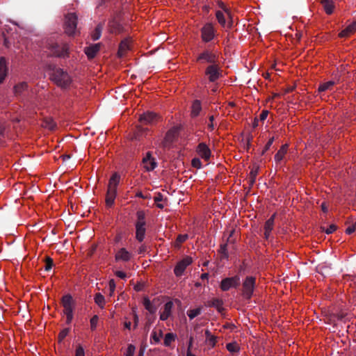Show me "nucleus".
<instances>
[{
    "mask_svg": "<svg viewBox=\"0 0 356 356\" xmlns=\"http://www.w3.org/2000/svg\"><path fill=\"white\" fill-rule=\"evenodd\" d=\"M120 175L118 172H115L108 181L106 195V205L108 207H111L114 204L117 195V187L120 183Z\"/></svg>",
    "mask_w": 356,
    "mask_h": 356,
    "instance_id": "nucleus-1",
    "label": "nucleus"
},
{
    "mask_svg": "<svg viewBox=\"0 0 356 356\" xmlns=\"http://www.w3.org/2000/svg\"><path fill=\"white\" fill-rule=\"evenodd\" d=\"M51 81L61 88L70 87L72 82L71 76L61 68H55L50 74Z\"/></svg>",
    "mask_w": 356,
    "mask_h": 356,
    "instance_id": "nucleus-2",
    "label": "nucleus"
},
{
    "mask_svg": "<svg viewBox=\"0 0 356 356\" xmlns=\"http://www.w3.org/2000/svg\"><path fill=\"white\" fill-rule=\"evenodd\" d=\"M216 17L219 24L226 31L232 28L234 20L232 13L225 6L222 7V10L216 12Z\"/></svg>",
    "mask_w": 356,
    "mask_h": 356,
    "instance_id": "nucleus-3",
    "label": "nucleus"
},
{
    "mask_svg": "<svg viewBox=\"0 0 356 356\" xmlns=\"http://www.w3.org/2000/svg\"><path fill=\"white\" fill-rule=\"evenodd\" d=\"M77 19V16L75 13H68L65 15L63 29L67 35L74 36L79 32L76 28Z\"/></svg>",
    "mask_w": 356,
    "mask_h": 356,
    "instance_id": "nucleus-4",
    "label": "nucleus"
},
{
    "mask_svg": "<svg viewBox=\"0 0 356 356\" xmlns=\"http://www.w3.org/2000/svg\"><path fill=\"white\" fill-rule=\"evenodd\" d=\"M49 49L52 56L58 58H68L70 55V47L67 43H53L49 45Z\"/></svg>",
    "mask_w": 356,
    "mask_h": 356,
    "instance_id": "nucleus-5",
    "label": "nucleus"
},
{
    "mask_svg": "<svg viewBox=\"0 0 356 356\" xmlns=\"http://www.w3.org/2000/svg\"><path fill=\"white\" fill-rule=\"evenodd\" d=\"M256 284V278L252 276H248L245 277V280L243 282V296L247 299L250 300L254 293V287Z\"/></svg>",
    "mask_w": 356,
    "mask_h": 356,
    "instance_id": "nucleus-6",
    "label": "nucleus"
},
{
    "mask_svg": "<svg viewBox=\"0 0 356 356\" xmlns=\"http://www.w3.org/2000/svg\"><path fill=\"white\" fill-rule=\"evenodd\" d=\"M216 30L212 23H206L201 29V38L203 42L211 41L216 35Z\"/></svg>",
    "mask_w": 356,
    "mask_h": 356,
    "instance_id": "nucleus-7",
    "label": "nucleus"
},
{
    "mask_svg": "<svg viewBox=\"0 0 356 356\" xmlns=\"http://www.w3.org/2000/svg\"><path fill=\"white\" fill-rule=\"evenodd\" d=\"M239 284L240 277L238 275H234L222 279L220 282V288L222 291H227L231 288H237Z\"/></svg>",
    "mask_w": 356,
    "mask_h": 356,
    "instance_id": "nucleus-8",
    "label": "nucleus"
},
{
    "mask_svg": "<svg viewBox=\"0 0 356 356\" xmlns=\"http://www.w3.org/2000/svg\"><path fill=\"white\" fill-rule=\"evenodd\" d=\"M193 259L191 257L186 256L181 260L177 262L175 268L174 273L177 277H180L183 275L186 268L192 264Z\"/></svg>",
    "mask_w": 356,
    "mask_h": 356,
    "instance_id": "nucleus-9",
    "label": "nucleus"
},
{
    "mask_svg": "<svg viewBox=\"0 0 356 356\" xmlns=\"http://www.w3.org/2000/svg\"><path fill=\"white\" fill-rule=\"evenodd\" d=\"M159 115L152 111L143 113L139 117V121L142 125L153 124L158 121Z\"/></svg>",
    "mask_w": 356,
    "mask_h": 356,
    "instance_id": "nucleus-10",
    "label": "nucleus"
},
{
    "mask_svg": "<svg viewBox=\"0 0 356 356\" xmlns=\"http://www.w3.org/2000/svg\"><path fill=\"white\" fill-rule=\"evenodd\" d=\"M218 56L216 53L206 50L200 54L197 58V61H204L209 63H216L218 61Z\"/></svg>",
    "mask_w": 356,
    "mask_h": 356,
    "instance_id": "nucleus-11",
    "label": "nucleus"
},
{
    "mask_svg": "<svg viewBox=\"0 0 356 356\" xmlns=\"http://www.w3.org/2000/svg\"><path fill=\"white\" fill-rule=\"evenodd\" d=\"M205 74L210 81H215L220 76V68L217 65H211L207 67Z\"/></svg>",
    "mask_w": 356,
    "mask_h": 356,
    "instance_id": "nucleus-12",
    "label": "nucleus"
},
{
    "mask_svg": "<svg viewBox=\"0 0 356 356\" xmlns=\"http://www.w3.org/2000/svg\"><path fill=\"white\" fill-rule=\"evenodd\" d=\"M134 257V254L126 248H120L115 255V261L128 262Z\"/></svg>",
    "mask_w": 356,
    "mask_h": 356,
    "instance_id": "nucleus-13",
    "label": "nucleus"
},
{
    "mask_svg": "<svg viewBox=\"0 0 356 356\" xmlns=\"http://www.w3.org/2000/svg\"><path fill=\"white\" fill-rule=\"evenodd\" d=\"M62 305L64 307L63 312L66 315L73 313L74 300L71 295L67 294L62 298Z\"/></svg>",
    "mask_w": 356,
    "mask_h": 356,
    "instance_id": "nucleus-14",
    "label": "nucleus"
},
{
    "mask_svg": "<svg viewBox=\"0 0 356 356\" xmlns=\"http://www.w3.org/2000/svg\"><path fill=\"white\" fill-rule=\"evenodd\" d=\"M143 163L147 171L153 170L157 165L154 158L152 156V154L149 152H147L146 156L143 159Z\"/></svg>",
    "mask_w": 356,
    "mask_h": 356,
    "instance_id": "nucleus-15",
    "label": "nucleus"
},
{
    "mask_svg": "<svg viewBox=\"0 0 356 356\" xmlns=\"http://www.w3.org/2000/svg\"><path fill=\"white\" fill-rule=\"evenodd\" d=\"M197 152L202 159L206 161H208L211 156V150L204 143H201L197 145Z\"/></svg>",
    "mask_w": 356,
    "mask_h": 356,
    "instance_id": "nucleus-16",
    "label": "nucleus"
},
{
    "mask_svg": "<svg viewBox=\"0 0 356 356\" xmlns=\"http://www.w3.org/2000/svg\"><path fill=\"white\" fill-rule=\"evenodd\" d=\"M100 49V44H95L85 48V54L89 59L95 57L96 54Z\"/></svg>",
    "mask_w": 356,
    "mask_h": 356,
    "instance_id": "nucleus-17",
    "label": "nucleus"
},
{
    "mask_svg": "<svg viewBox=\"0 0 356 356\" xmlns=\"http://www.w3.org/2000/svg\"><path fill=\"white\" fill-rule=\"evenodd\" d=\"M222 300L219 298H213L207 302V306L209 307H214L217 309V311L219 313L222 314V312L225 310L224 307H222Z\"/></svg>",
    "mask_w": 356,
    "mask_h": 356,
    "instance_id": "nucleus-18",
    "label": "nucleus"
},
{
    "mask_svg": "<svg viewBox=\"0 0 356 356\" xmlns=\"http://www.w3.org/2000/svg\"><path fill=\"white\" fill-rule=\"evenodd\" d=\"M356 31V22L349 24L345 29L339 33L340 38H348Z\"/></svg>",
    "mask_w": 356,
    "mask_h": 356,
    "instance_id": "nucleus-19",
    "label": "nucleus"
},
{
    "mask_svg": "<svg viewBox=\"0 0 356 356\" xmlns=\"http://www.w3.org/2000/svg\"><path fill=\"white\" fill-rule=\"evenodd\" d=\"M177 136V130L175 129H170L165 134L162 145L163 147H167L171 144Z\"/></svg>",
    "mask_w": 356,
    "mask_h": 356,
    "instance_id": "nucleus-20",
    "label": "nucleus"
},
{
    "mask_svg": "<svg viewBox=\"0 0 356 356\" xmlns=\"http://www.w3.org/2000/svg\"><path fill=\"white\" fill-rule=\"evenodd\" d=\"M131 40L125 39L122 40L119 46L118 54L119 57L124 56L130 49Z\"/></svg>",
    "mask_w": 356,
    "mask_h": 356,
    "instance_id": "nucleus-21",
    "label": "nucleus"
},
{
    "mask_svg": "<svg viewBox=\"0 0 356 356\" xmlns=\"http://www.w3.org/2000/svg\"><path fill=\"white\" fill-rule=\"evenodd\" d=\"M173 307V302L172 301L167 302L164 305L163 312L160 315V319L161 321H166L171 315L172 309Z\"/></svg>",
    "mask_w": 356,
    "mask_h": 356,
    "instance_id": "nucleus-22",
    "label": "nucleus"
},
{
    "mask_svg": "<svg viewBox=\"0 0 356 356\" xmlns=\"http://www.w3.org/2000/svg\"><path fill=\"white\" fill-rule=\"evenodd\" d=\"M288 147H289L288 144H284L281 146V147L280 148V149L277 151V152L275 154V155L274 156V159L276 163H280L284 159V158L287 152Z\"/></svg>",
    "mask_w": 356,
    "mask_h": 356,
    "instance_id": "nucleus-23",
    "label": "nucleus"
},
{
    "mask_svg": "<svg viewBox=\"0 0 356 356\" xmlns=\"http://www.w3.org/2000/svg\"><path fill=\"white\" fill-rule=\"evenodd\" d=\"M201 111L202 105L200 101L198 99L194 100L191 106V116L193 118L197 117Z\"/></svg>",
    "mask_w": 356,
    "mask_h": 356,
    "instance_id": "nucleus-24",
    "label": "nucleus"
},
{
    "mask_svg": "<svg viewBox=\"0 0 356 356\" xmlns=\"http://www.w3.org/2000/svg\"><path fill=\"white\" fill-rule=\"evenodd\" d=\"M145 226L136 225V238L138 241L142 242L145 238Z\"/></svg>",
    "mask_w": 356,
    "mask_h": 356,
    "instance_id": "nucleus-25",
    "label": "nucleus"
},
{
    "mask_svg": "<svg viewBox=\"0 0 356 356\" xmlns=\"http://www.w3.org/2000/svg\"><path fill=\"white\" fill-rule=\"evenodd\" d=\"M321 3L327 14L330 15L333 13L334 5L332 0H321Z\"/></svg>",
    "mask_w": 356,
    "mask_h": 356,
    "instance_id": "nucleus-26",
    "label": "nucleus"
},
{
    "mask_svg": "<svg viewBox=\"0 0 356 356\" xmlns=\"http://www.w3.org/2000/svg\"><path fill=\"white\" fill-rule=\"evenodd\" d=\"M7 73L6 59L3 57L0 58V83L3 81Z\"/></svg>",
    "mask_w": 356,
    "mask_h": 356,
    "instance_id": "nucleus-27",
    "label": "nucleus"
},
{
    "mask_svg": "<svg viewBox=\"0 0 356 356\" xmlns=\"http://www.w3.org/2000/svg\"><path fill=\"white\" fill-rule=\"evenodd\" d=\"M42 127H44L46 129H48L49 130H54V129L56 127V122L54 121V120L51 118H46L44 119L42 122Z\"/></svg>",
    "mask_w": 356,
    "mask_h": 356,
    "instance_id": "nucleus-28",
    "label": "nucleus"
},
{
    "mask_svg": "<svg viewBox=\"0 0 356 356\" xmlns=\"http://www.w3.org/2000/svg\"><path fill=\"white\" fill-rule=\"evenodd\" d=\"M143 305L145 309L152 314H154L156 312V308L150 302L149 299L147 297L144 298Z\"/></svg>",
    "mask_w": 356,
    "mask_h": 356,
    "instance_id": "nucleus-29",
    "label": "nucleus"
},
{
    "mask_svg": "<svg viewBox=\"0 0 356 356\" xmlns=\"http://www.w3.org/2000/svg\"><path fill=\"white\" fill-rule=\"evenodd\" d=\"M137 221L135 225H142L145 226V213L143 211H138L136 213Z\"/></svg>",
    "mask_w": 356,
    "mask_h": 356,
    "instance_id": "nucleus-30",
    "label": "nucleus"
},
{
    "mask_svg": "<svg viewBox=\"0 0 356 356\" xmlns=\"http://www.w3.org/2000/svg\"><path fill=\"white\" fill-rule=\"evenodd\" d=\"M176 337H177L176 334H175L174 333H172V332L167 333L164 338V341H163L164 346L166 347L170 346L171 343L173 341H175Z\"/></svg>",
    "mask_w": 356,
    "mask_h": 356,
    "instance_id": "nucleus-31",
    "label": "nucleus"
},
{
    "mask_svg": "<svg viewBox=\"0 0 356 356\" xmlns=\"http://www.w3.org/2000/svg\"><path fill=\"white\" fill-rule=\"evenodd\" d=\"M95 302L102 309L104 307L105 305V298L104 296L100 293H97L95 296Z\"/></svg>",
    "mask_w": 356,
    "mask_h": 356,
    "instance_id": "nucleus-32",
    "label": "nucleus"
},
{
    "mask_svg": "<svg viewBox=\"0 0 356 356\" xmlns=\"http://www.w3.org/2000/svg\"><path fill=\"white\" fill-rule=\"evenodd\" d=\"M219 252L221 254L222 259H228L229 254H228V251H227V243H223V244L220 245Z\"/></svg>",
    "mask_w": 356,
    "mask_h": 356,
    "instance_id": "nucleus-33",
    "label": "nucleus"
},
{
    "mask_svg": "<svg viewBox=\"0 0 356 356\" xmlns=\"http://www.w3.org/2000/svg\"><path fill=\"white\" fill-rule=\"evenodd\" d=\"M275 214H273L269 219L266 220L264 225V229L267 232H271L273 229Z\"/></svg>",
    "mask_w": 356,
    "mask_h": 356,
    "instance_id": "nucleus-34",
    "label": "nucleus"
},
{
    "mask_svg": "<svg viewBox=\"0 0 356 356\" xmlns=\"http://www.w3.org/2000/svg\"><path fill=\"white\" fill-rule=\"evenodd\" d=\"M201 312H202V308L198 307V308L193 309H189L187 312V314H188V316L189 317V318L191 320H192L194 318H195L196 316H197L198 315H200L201 314Z\"/></svg>",
    "mask_w": 356,
    "mask_h": 356,
    "instance_id": "nucleus-35",
    "label": "nucleus"
},
{
    "mask_svg": "<svg viewBox=\"0 0 356 356\" xmlns=\"http://www.w3.org/2000/svg\"><path fill=\"white\" fill-rule=\"evenodd\" d=\"M227 350L232 353H235L239 351L240 348L236 342L229 343L226 345Z\"/></svg>",
    "mask_w": 356,
    "mask_h": 356,
    "instance_id": "nucleus-36",
    "label": "nucleus"
},
{
    "mask_svg": "<svg viewBox=\"0 0 356 356\" xmlns=\"http://www.w3.org/2000/svg\"><path fill=\"white\" fill-rule=\"evenodd\" d=\"M163 337L162 330L159 331V334H157L156 332L153 331L152 333V339L154 340V343H159L160 342V339Z\"/></svg>",
    "mask_w": 356,
    "mask_h": 356,
    "instance_id": "nucleus-37",
    "label": "nucleus"
},
{
    "mask_svg": "<svg viewBox=\"0 0 356 356\" xmlns=\"http://www.w3.org/2000/svg\"><path fill=\"white\" fill-rule=\"evenodd\" d=\"M70 331V329L68 327L64 328L63 330H62L58 336V341L61 342L66 337V336L69 334Z\"/></svg>",
    "mask_w": 356,
    "mask_h": 356,
    "instance_id": "nucleus-38",
    "label": "nucleus"
},
{
    "mask_svg": "<svg viewBox=\"0 0 356 356\" xmlns=\"http://www.w3.org/2000/svg\"><path fill=\"white\" fill-rule=\"evenodd\" d=\"M98 321H99V316L97 315H94L90 318V329L92 330H96L97 325V323H98Z\"/></svg>",
    "mask_w": 356,
    "mask_h": 356,
    "instance_id": "nucleus-39",
    "label": "nucleus"
},
{
    "mask_svg": "<svg viewBox=\"0 0 356 356\" xmlns=\"http://www.w3.org/2000/svg\"><path fill=\"white\" fill-rule=\"evenodd\" d=\"M54 266V261L53 259L49 257H47L45 258V266H44V270L46 271H49L52 266Z\"/></svg>",
    "mask_w": 356,
    "mask_h": 356,
    "instance_id": "nucleus-40",
    "label": "nucleus"
},
{
    "mask_svg": "<svg viewBox=\"0 0 356 356\" xmlns=\"http://www.w3.org/2000/svg\"><path fill=\"white\" fill-rule=\"evenodd\" d=\"M274 140H275V138L273 136L271 137L268 140V141L267 142V143L266 144V145L264 146L263 150L261 152V155H264L270 149V147H271V145H273V143L274 142Z\"/></svg>",
    "mask_w": 356,
    "mask_h": 356,
    "instance_id": "nucleus-41",
    "label": "nucleus"
},
{
    "mask_svg": "<svg viewBox=\"0 0 356 356\" xmlns=\"http://www.w3.org/2000/svg\"><path fill=\"white\" fill-rule=\"evenodd\" d=\"M188 238V234H179L177 236L176 243L177 245H179L182 243L185 242Z\"/></svg>",
    "mask_w": 356,
    "mask_h": 356,
    "instance_id": "nucleus-42",
    "label": "nucleus"
},
{
    "mask_svg": "<svg viewBox=\"0 0 356 356\" xmlns=\"http://www.w3.org/2000/svg\"><path fill=\"white\" fill-rule=\"evenodd\" d=\"M192 166L197 169H200L202 168V162L198 158H194L191 161Z\"/></svg>",
    "mask_w": 356,
    "mask_h": 356,
    "instance_id": "nucleus-43",
    "label": "nucleus"
},
{
    "mask_svg": "<svg viewBox=\"0 0 356 356\" xmlns=\"http://www.w3.org/2000/svg\"><path fill=\"white\" fill-rule=\"evenodd\" d=\"M334 81H330L319 86L318 89H328L334 86Z\"/></svg>",
    "mask_w": 356,
    "mask_h": 356,
    "instance_id": "nucleus-44",
    "label": "nucleus"
},
{
    "mask_svg": "<svg viewBox=\"0 0 356 356\" xmlns=\"http://www.w3.org/2000/svg\"><path fill=\"white\" fill-rule=\"evenodd\" d=\"M115 282L114 281V280H111L108 282V287H109V291H110V293H109V296H112L115 290Z\"/></svg>",
    "mask_w": 356,
    "mask_h": 356,
    "instance_id": "nucleus-45",
    "label": "nucleus"
},
{
    "mask_svg": "<svg viewBox=\"0 0 356 356\" xmlns=\"http://www.w3.org/2000/svg\"><path fill=\"white\" fill-rule=\"evenodd\" d=\"M135 346L133 344H129L127 347L126 356H134L135 352Z\"/></svg>",
    "mask_w": 356,
    "mask_h": 356,
    "instance_id": "nucleus-46",
    "label": "nucleus"
},
{
    "mask_svg": "<svg viewBox=\"0 0 356 356\" xmlns=\"http://www.w3.org/2000/svg\"><path fill=\"white\" fill-rule=\"evenodd\" d=\"M75 356H85L84 349L81 345L77 346Z\"/></svg>",
    "mask_w": 356,
    "mask_h": 356,
    "instance_id": "nucleus-47",
    "label": "nucleus"
},
{
    "mask_svg": "<svg viewBox=\"0 0 356 356\" xmlns=\"http://www.w3.org/2000/svg\"><path fill=\"white\" fill-rule=\"evenodd\" d=\"M259 165H254L252 169L251 170L250 172V177H257L258 173H259Z\"/></svg>",
    "mask_w": 356,
    "mask_h": 356,
    "instance_id": "nucleus-48",
    "label": "nucleus"
},
{
    "mask_svg": "<svg viewBox=\"0 0 356 356\" xmlns=\"http://www.w3.org/2000/svg\"><path fill=\"white\" fill-rule=\"evenodd\" d=\"M323 229L326 234H330L333 233L337 229V226L335 225L332 224V225H330V227L328 228H327L326 229H325L324 228H323Z\"/></svg>",
    "mask_w": 356,
    "mask_h": 356,
    "instance_id": "nucleus-49",
    "label": "nucleus"
},
{
    "mask_svg": "<svg viewBox=\"0 0 356 356\" xmlns=\"http://www.w3.org/2000/svg\"><path fill=\"white\" fill-rule=\"evenodd\" d=\"M268 113H269L268 111L263 110L259 115V120L264 121L267 118Z\"/></svg>",
    "mask_w": 356,
    "mask_h": 356,
    "instance_id": "nucleus-50",
    "label": "nucleus"
},
{
    "mask_svg": "<svg viewBox=\"0 0 356 356\" xmlns=\"http://www.w3.org/2000/svg\"><path fill=\"white\" fill-rule=\"evenodd\" d=\"M101 36V32L99 28H97L95 30V33L92 35V38L93 40H98Z\"/></svg>",
    "mask_w": 356,
    "mask_h": 356,
    "instance_id": "nucleus-51",
    "label": "nucleus"
},
{
    "mask_svg": "<svg viewBox=\"0 0 356 356\" xmlns=\"http://www.w3.org/2000/svg\"><path fill=\"white\" fill-rule=\"evenodd\" d=\"M207 341H209V344L211 347H214L216 343V338L214 336H211L209 338L207 339Z\"/></svg>",
    "mask_w": 356,
    "mask_h": 356,
    "instance_id": "nucleus-52",
    "label": "nucleus"
},
{
    "mask_svg": "<svg viewBox=\"0 0 356 356\" xmlns=\"http://www.w3.org/2000/svg\"><path fill=\"white\" fill-rule=\"evenodd\" d=\"M163 195L161 193H158L154 197V200L156 203L163 201Z\"/></svg>",
    "mask_w": 356,
    "mask_h": 356,
    "instance_id": "nucleus-53",
    "label": "nucleus"
},
{
    "mask_svg": "<svg viewBox=\"0 0 356 356\" xmlns=\"http://www.w3.org/2000/svg\"><path fill=\"white\" fill-rule=\"evenodd\" d=\"M28 87L29 86L27 85V83L22 82V83H19L18 85L15 86L14 89H25Z\"/></svg>",
    "mask_w": 356,
    "mask_h": 356,
    "instance_id": "nucleus-54",
    "label": "nucleus"
},
{
    "mask_svg": "<svg viewBox=\"0 0 356 356\" xmlns=\"http://www.w3.org/2000/svg\"><path fill=\"white\" fill-rule=\"evenodd\" d=\"M115 274L117 277L121 279H125L127 277V274L123 271L118 270Z\"/></svg>",
    "mask_w": 356,
    "mask_h": 356,
    "instance_id": "nucleus-55",
    "label": "nucleus"
},
{
    "mask_svg": "<svg viewBox=\"0 0 356 356\" xmlns=\"http://www.w3.org/2000/svg\"><path fill=\"white\" fill-rule=\"evenodd\" d=\"M73 319V313L66 314V323L70 325Z\"/></svg>",
    "mask_w": 356,
    "mask_h": 356,
    "instance_id": "nucleus-56",
    "label": "nucleus"
},
{
    "mask_svg": "<svg viewBox=\"0 0 356 356\" xmlns=\"http://www.w3.org/2000/svg\"><path fill=\"white\" fill-rule=\"evenodd\" d=\"M253 137L252 135H250L248 136V137L247 138V141H246V148L248 149L251 145V141L252 140Z\"/></svg>",
    "mask_w": 356,
    "mask_h": 356,
    "instance_id": "nucleus-57",
    "label": "nucleus"
},
{
    "mask_svg": "<svg viewBox=\"0 0 356 356\" xmlns=\"http://www.w3.org/2000/svg\"><path fill=\"white\" fill-rule=\"evenodd\" d=\"M354 232H355V227L353 226H352V225L348 227L347 229H346V233L347 234H351Z\"/></svg>",
    "mask_w": 356,
    "mask_h": 356,
    "instance_id": "nucleus-58",
    "label": "nucleus"
},
{
    "mask_svg": "<svg viewBox=\"0 0 356 356\" xmlns=\"http://www.w3.org/2000/svg\"><path fill=\"white\" fill-rule=\"evenodd\" d=\"M213 120H214V117L213 115L209 117L210 123L208 124V127L211 130H213L214 128L213 123Z\"/></svg>",
    "mask_w": 356,
    "mask_h": 356,
    "instance_id": "nucleus-59",
    "label": "nucleus"
},
{
    "mask_svg": "<svg viewBox=\"0 0 356 356\" xmlns=\"http://www.w3.org/2000/svg\"><path fill=\"white\" fill-rule=\"evenodd\" d=\"M193 337H190L187 350H191V348L193 346Z\"/></svg>",
    "mask_w": 356,
    "mask_h": 356,
    "instance_id": "nucleus-60",
    "label": "nucleus"
},
{
    "mask_svg": "<svg viewBox=\"0 0 356 356\" xmlns=\"http://www.w3.org/2000/svg\"><path fill=\"white\" fill-rule=\"evenodd\" d=\"M6 127L3 124H0V136H4Z\"/></svg>",
    "mask_w": 356,
    "mask_h": 356,
    "instance_id": "nucleus-61",
    "label": "nucleus"
},
{
    "mask_svg": "<svg viewBox=\"0 0 356 356\" xmlns=\"http://www.w3.org/2000/svg\"><path fill=\"white\" fill-rule=\"evenodd\" d=\"M146 251V246L144 245H142L139 248H138V254H142L143 252H145Z\"/></svg>",
    "mask_w": 356,
    "mask_h": 356,
    "instance_id": "nucleus-62",
    "label": "nucleus"
},
{
    "mask_svg": "<svg viewBox=\"0 0 356 356\" xmlns=\"http://www.w3.org/2000/svg\"><path fill=\"white\" fill-rule=\"evenodd\" d=\"M136 196L140 198L146 199L147 197L145 196L141 191H138L136 194Z\"/></svg>",
    "mask_w": 356,
    "mask_h": 356,
    "instance_id": "nucleus-63",
    "label": "nucleus"
},
{
    "mask_svg": "<svg viewBox=\"0 0 356 356\" xmlns=\"http://www.w3.org/2000/svg\"><path fill=\"white\" fill-rule=\"evenodd\" d=\"M134 327H136L138 325V316L136 314L134 315Z\"/></svg>",
    "mask_w": 356,
    "mask_h": 356,
    "instance_id": "nucleus-64",
    "label": "nucleus"
}]
</instances>
